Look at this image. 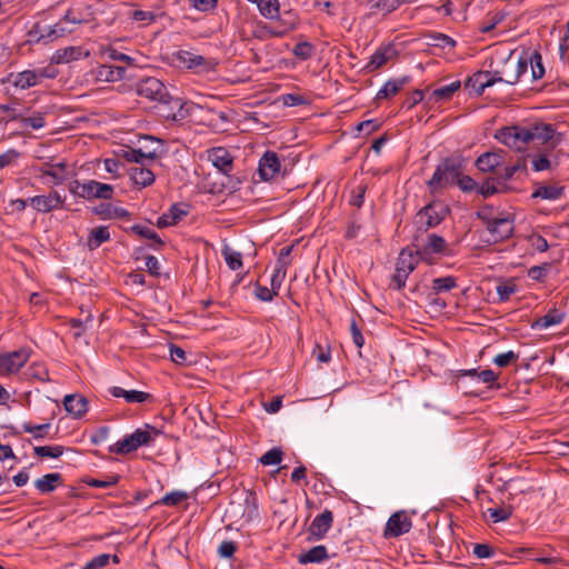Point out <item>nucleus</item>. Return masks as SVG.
<instances>
[{"label": "nucleus", "instance_id": "f257e3e1", "mask_svg": "<svg viewBox=\"0 0 569 569\" xmlns=\"http://www.w3.org/2000/svg\"><path fill=\"white\" fill-rule=\"evenodd\" d=\"M161 430L146 423L143 428H138L131 435L124 436L121 440L109 447V451L117 455H128L142 446H148L154 437L161 435Z\"/></svg>", "mask_w": 569, "mask_h": 569}, {"label": "nucleus", "instance_id": "f03ea898", "mask_svg": "<svg viewBox=\"0 0 569 569\" xmlns=\"http://www.w3.org/2000/svg\"><path fill=\"white\" fill-rule=\"evenodd\" d=\"M462 169L461 161L457 158H445L437 167L432 177L427 182L431 193H437L448 186L456 184Z\"/></svg>", "mask_w": 569, "mask_h": 569}, {"label": "nucleus", "instance_id": "7ed1b4c3", "mask_svg": "<svg viewBox=\"0 0 569 569\" xmlns=\"http://www.w3.org/2000/svg\"><path fill=\"white\" fill-rule=\"evenodd\" d=\"M411 246L415 248L420 259L428 263H432L435 254L447 257L452 254L446 239L437 233H428L426 239L416 236Z\"/></svg>", "mask_w": 569, "mask_h": 569}, {"label": "nucleus", "instance_id": "20e7f679", "mask_svg": "<svg viewBox=\"0 0 569 569\" xmlns=\"http://www.w3.org/2000/svg\"><path fill=\"white\" fill-rule=\"evenodd\" d=\"M69 191L74 197L82 198L88 201L96 199L110 200L114 193V189L111 184L102 183L97 180H74L70 183Z\"/></svg>", "mask_w": 569, "mask_h": 569}, {"label": "nucleus", "instance_id": "39448f33", "mask_svg": "<svg viewBox=\"0 0 569 569\" xmlns=\"http://www.w3.org/2000/svg\"><path fill=\"white\" fill-rule=\"evenodd\" d=\"M420 260L417 251L409 247L400 251L396 263V271L392 276V282L397 290L405 288L409 274L417 268Z\"/></svg>", "mask_w": 569, "mask_h": 569}, {"label": "nucleus", "instance_id": "423d86ee", "mask_svg": "<svg viewBox=\"0 0 569 569\" xmlns=\"http://www.w3.org/2000/svg\"><path fill=\"white\" fill-rule=\"evenodd\" d=\"M496 138L503 144L516 150H525L527 144L531 142L529 124H516L500 129Z\"/></svg>", "mask_w": 569, "mask_h": 569}, {"label": "nucleus", "instance_id": "0eeeda50", "mask_svg": "<svg viewBox=\"0 0 569 569\" xmlns=\"http://www.w3.org/2000/svg\"><path fill=\"white\" fill-rule=\"evenodd\" d=\"M478 217L487 227V242L497 243L512 236L513 224L508 218H490L485 210L479 211Z\"/></svg>", "mask_w": 569, "mask_h": 569}, {"label": "nucleus", "instance_id": "6e6552de", "mask_svg": "<svg viewBox=\"0 0 569 569\" xmlns=\"http://www.w3.org/2000/svg\"><path fill=\"white\" fill-rule=\"evenodd\" d=\"M449 212L450 209L447 204L441 201L433 200L418 211L417 218L423 227V230L427 231L428 229L439 226Z\"/></svg>", "mask_w": 569, "mask_h": 569}, {"label": "nucleus", "instance_id": "1a4fd4ad", "mask_svg": "<svg viewBox=\"0 0 569 569\" xmlns=\"http://www.w3.org/2000/svg\"><path fill=\"white\" fill-rule=\"evenodd\" d=\"M531 142L539 144H548L552 149L560 144L563 140V134L556 131L555 126L545 122L529 123Z\"/></svg>", "mask_w": 569, "mask_h": 569}, {"label": "nucleus", "instance_id": "9d476101", "mask_svg": "<svg viewBox=\"0 0 569 569\" xmlns=\"http://www.w3.org/2000/svg\"><path fill=\"white\" fill-rule=\"evenodd\" d=\"M136 92L139 97L146 98L150 101H158L167 98L166 86L154 77H148L140 80L136 86Z\"/></svg>", "mask_w": 569, "mask_h": 569}, {"label": "nucleus", "instance_id": "9b49d317", "mask_svg": "<svg viewBox=\"0 0 569 569\" xmlns=\"http://www.w3.org/2000/svg\"><path fill=\"white\" fill-rule=\"evenodd\" d=\"M28 201L36 211L49 213L62 208L64 198H62L58 191L51 190L48 194L30 197Z\"/></svg>", "mask_w": 569, "mask_h": 569}, {"label": "nucleus", "instance_id": "f8f14e48", "mask_svg": "<svg viewBox=\"0 0 569 569\" xmlns=\"http://www.w3.org/2000/svg\"><path fill=\"white\" fill-rule=\"evenodd\" d=\"M276 20H278V23L274 27L263 26L266 33L272 38H282L293 31L299 24L298 17L291 11H286L282 16L279 14Z\"/></svg>", "mask_w": 569, "mask_h": 569}, {"label": "nucleus", "instance_id": "ddd939ff", "mask_svg": "<svg viewBox=\"0 0 569 569\" xmlns=\"http://www.w3.org/2000/svg\"><path fill=\"white\" fill-rule=\"evenodd\" d=\"M412 527L411 519L405 511H397L388 519L383 536L386 538H396L410 531Z\"/></svg>", "mask_w": 569, "mask_h": 569}, {"label": "nucleus", "instance_id": "4468645a", "mask_svg": "<svg viewBox=\"0 0 569 569\" xmlns=\"http://www.w3.org/2000/svg\"><path fill=\"white\" fill-rule=\"evenodd\" d=\"M281 162L274 151H266L259 160L258 173L261 180L270 181L280 173Z\"/></svg>", "mask_w": 569, "mask_h": 569}, {"label": "nucleus", "instance_id": "2eb2a0df", "mask_svg": "<svg viewBox=\"0 0 569 569\" xmlns=\"http://www.w3.org/2000/svg\"><path fill=\"white\" fill-rule=\"evenodd\" d=\"M174 57L179 63L183 64L188 69L210 71L213 70L216 66L212 60L206 59L204 57L188 50H180Z\"/></svg>", "mask_w": 569, "mask_h": 569}, {"label": "nucleus", "instance_id": "dca6fc26", "mask_svg": "<svg viewBox=\"0 0 569 569\" xmlns=\"http://www.w3.org/2000/svg\"><path fill=\"white\" fill-rule=\"evenodd\" d=\"M161 116L168 120H182L188 116V110L184 109V103L180 98H174L167 92V98L160 102Z\"/></svg>", "mask_w": 569, "mask_h": 569}, {"label": "nucleus", "instance_id": "f3484780", "mask_svg": "<svg viewBox=\"0 0 569 569\" xmlns=\"http://www.w3.org/2000/svg\"><path fill=\"white\" fill-rule=\"evenodd\" d=\"M28 358L29 355L23 350L0 355V372H18L26 365Z\"/></svg>", "mask_w": 569, "mask_h": 569}, {"label": "nucleus", "instance_id": "a211bd4d", "mask_svg": "<svg viewBox=\"0 0 569 569\" xmlns=\"http://www.w3.org/2000/svg\"><path fill=\"white\" fill-rule=\"evenodd\" d=\"M119 156L128 162L144 166L146 163L149 164L159 158V150L158 148H153L152 150H143L142 148H127L122 149Z\"/></svg>", "mask_w": 569, "mask_h": 569}, {"label": "nucleus", "instance_id": "6ab92c4d", "mask_svg": "<svg viewBox=\"0 0 569 569\" xmlns=\"http://www.w3.org/2000/svg\"><path fill=\"white\" fill-rule=\"evenodd\" d=\"M496 79L491 69L486 71H478L467 79L465 82L466 89L475 91L477 96H481L486 88L492 87Z\"/></svg>", "mask_w": 569, "mask_h": 569}, {"label": "nucleus", "instance_id": "aec40b11", "mask_svg": "<svg viewBox=\"0 0 569 569\" xmlns=\"http://www.w3.org/2000/svg\"><path fill=\"white\" fill-rule=\"evenodd\" d=\"M208 160L220 172L228 174L233 168V158L230 152L222 147L212 148L208 151Z\"/></svg>", "mask_w": 569, "mask_h": 569}, {"label": "nucleus", "instance_id": "412c9836", "mask_svg": "<svg viewBox=\"0 0 569 569\" xmlns=\"http://www.w3.org/2000/svg\"><path fill=\"white\" fill-rule=\"evenodd\" d=\"M397 54V51L392 44L379 47L371 56L369 62L365 66L366 72H373L383 67L389 60Z\"/></svg>", "mask_w": 569, "mask_h": 569}, {"label": "nucleus", "instance_id": "4be33fe9", "mask_svg": "<svg viewBox=\"0 0 569 569\" xmlns=\"http://www.w3.org/2000/svg\"><path fill=\"white\" fill-rule=\"evenodd\" d=\"M333 523V513L329 509H325L318 515L309 527V532L315 539H322L330 530Z\"/></svg>", "mask_w": 569, "mask_h": 569}, {"label": "nucleus", "instance_id": "5701e85b", "mask_svg": "<svg viewBox=\"0 0 569 569\" xmlns=\"http://www.w3.org/2000/svg\"><path fill=\"white\" fill-rule=\"evenodd\" d=\"M511 60V52L508 56L497 54L491 59L490 69L496 79V82H505L509 84V74H513V69H510L507 62Z\"/></svg>", "mask_w": 569, "mask_h": 569}, {"label": "nucleus", "instance_id": "b1692460", "mask_svg": "<svg viewBox=\"0 0 569 569\" xmlns=\"http://www.w3.org/2000/svg\"><path fill=\"white\" fill-rule=\"evenodd\" d=\"M7 82L20 90H26L40 83L34 70H24L18 73H10Z\"/></svg>", "mask_w": 569, "mask_h": 569}, {"label": "nucleus", "instance_id": "393cba45", "mask_svg": "<svg viewBox=\"0 0 569 569\" xmlns=\"http://www.w3.org/2000/svg\"><path fill=\"white\" fill-rule=\"evenodd\" d=\"M109 392L116 398H123L128 403L150 402L153 399L151 393L139 390H124L121 387H111Z\"/></svg>", "mask_w": 569, "mask_h": 569}, {"label": "nucleus", "instance_id": "a878e982", "mask_svg": "<svg viewBox=\"0 0 569 569\" xmlns=\"http://www.w3.org/2000/svg\"><path fill=\"white\" fill-rule=\"evenodd\" d=\"M565 187L555 183V184H546V183H537L533 192L531 193V198L533 199H543V200H558L563 197Z\"/></svg>", "mask_w": 569, "mask_h": 569}, {"label": "nucleus", "instance_id": "bb28decb", "mask_svg": "<svg viewBox=\"0 0 569 569\" xmlns=\"http://www.w3.org/2000/svg\"><path fill=\"white\" fill-rule=\"evenodd\" d=\"M88 56L89 52H83L81 47L71 46L57 50L51 57V62L54 64L69 63Z\"/></svg>", "mask_w": 569, "mask_h": 569}, {"label": "nucleus", "instance_id": "cd10ccee", "mask_svg": "<svg viewBox=\"0 0 569 569\" xmlns=\"http://www.w3.org/2000/svg\"><path fill=\"white\" fill-rule=\"evenodd\" d=\"M63 406L66 411L76 418H80L88 411V400L80 395H67L63 399Z\"/></svg>", "mask_w": 569, "mask_h": 569}, {"label": "nucleus", "instance_id": "c85d7f7f", "mask_svg": "<svg viewBox=\"0 0 569 569\" xmlns=\"http://www.w3.org/2000/svg\"><path fill=\"white\" fill-rule=\"evenodd\" d=\"M94 74H96V79L98 81L116 82V81H119V80L124 78L126 68L124 67L102 64V66H99L96 69Z\"/></svg>", "mask_w": 569, "mask_h": 569}, {"label": "nucleus", "instance_id": "c756f323", "mask_svg": "<svg viewBox=\"0 0 569 569\" xmlns=\"http://www.w3.org/2000/svg\"><path fill=\"white\" fill-rule=\"evenodd\" d=\"M563 320L565 313L557 308H552L545 316L537 318L532 322L531 328L533 330H543L560 325Z\"/></svg>", "mask_w": 569, "mask_h": 569}, {"label": "nucleus", "instance_id": "7c9ffc66", "mask_svg": "<svg viewBox=\"0 0 569 569\" xmlns=\"http://www.w3.org/2000/svg\"><path fill=\"white\" fill-rule=\"evenodd\" d=\"M67 169V163L64 161L60 162H44L39 168L38 171L41 176H47L52 178L53 184H61L64 180L62 173Z\"/></svg>", "mask_w": 569, "mask_h": 569}, {"label": "nucleus", "instance_id": "2f4dec72", "mask_svg": "<svg viewBox=\"0 0 569 569\" xmlns=\"http://www.w3.org/2000/svg\"><path fill=\"white\" fill-rule=\"evenodd\" d=\"M507 63V67L513 69V74H509L508 77L509 84H515L519 81L520 77L527 71L528 66L530 64L529 53L515 58L513 52L511 51V60Z\"/></svg>", "mask_w": 569, "mask_h": 569}, {"label": "nucleus", "instance_id": "473e14b6", "mask_svg": "<svg viewBox=\"0 0 569 569\" xmlns=\"http://www.w3.org/2000/svg\"><path fill=\"white\" fill-rule=\"evenodd\" d=\"M410 81V77L406 76L399 79L388 80L382 88L378 91L376 99H390L398 94L403 87Z\"/></svg>", "mask_w": 569, "mask_h": 569}, {"label": "nucleus", "instance_id": "72a5a7b5", "mask_svg": "<svg viewBox=\"0 0 569 569\" xmlns=\"http://www.w3.org/2000/svg\"><path fill=\"white\" fill-rule=\"evenodd\" d=\"M63 482L62 476L58 472L47 473L34 481V487L40 493H50Z\"/></svg>", "mask_w": 569, "mask_h": 569}, {"label": "nucleus", "instance_id": "f704fd0d", "mask_svg": "<svg viewBox=\"0 0 569 569\" xmlns=\"http://www.w3.org/2000/svg\"><path fill=\"white\" fill-rule=\"evenodd\" d=\"M130 179L134 184L146 188L151 186L154 182L156 176L153 171L149 168H146L141 164V167H133L129 171Z\"/></svg>", "mask_w": 569, "mask_h": 569}, {"label": "nucleus", "instance_id": "c9c22d12", "mask_svg": "<svg viewBox=\"0 0 569 569\" xmlns=\"http://www.w3.org/2000/svg\"><path fill=\"white\" fill-rule=\"evenodd\" d=\"M502 161L499 152H485L477 158L476 167L482 172H489L500 167Z\"/></svg>", "mask_w": 569, "mask_h": 569}, {"label": "nucleus", "instance_id": "e433bc0d", "mask_svg": "<svg viewBox=\"0 0 569 569\" xmlns=\"http://www.w3.org/2000/svg\"><path fill=\"white\" fill-rule=\"evenodd\" d=\"M329 558L327 547L323 545L315 546L307 552L299 555L298 562L300 565L320 563Z\"/></svg>", "mask_w": 569, "mask_h": 569}, {"label": "nucleus", "instance_id": "4c0bfd02", "mask_svg": "<svg viewBox=\"0 0 569 569\" xmlns=\"http://www.w3.org/2000/svg\"><path fill=\"white\" fill-rule=\"evenodd\" d=\"M110 240L109 228L100 226L90 230L87 239V247L90 251L98 249L102 243Z\"/></svg>", "mask_w": 569, "mask_h": 569}, {"label": "nucleus", "instance_id": "58836bf2", "mask_svg": "<svg viewBox=\"0 0 569 569\" xmlns=\"http://www.w3.org/2000/svg\"><path fill=\"white\" fill-rule=\"evenodd\" d=\"M131 231L133 233L138 234L139 237L151 240L150 247L153 250H161V248L164 244L163 241L161 240V238L158 236V233L153 229H151L147 226L133 224L131 227Z\"/></svg>", "mask_w": 569, "mask_h": 569}, {"label": "nucleus", "instance_id": "ea45409f", "mask_svg": "<svg viewBox=\"0 0 569 569\" xmlns=\"http://www.w3.org/2000/svg\"><path fill=\"white\" fill-rule=\"evenodd\" d=\"M460 87L461 82L457 80L449 84L437 88L431 92L430 100H433L435 102L448 101L452 98L453 93L460 89Z\"/></svg>", "mask_w": 569, "mask_h": 569}, {"label": "nucleus", "instance_id": "a19ab883", "mask_svg": "<svg viewBox=\"0 0 569 569\" xmlns=\"http://www.w3.org/2000/svg\"><path fill=\"white\" fill-rule=\"evenodd\" d=\"M410 1L411 0H378L370 2L369 8L371 12H381L383 16H387L397 10L401 4Z\"/></svg>", "mask_w": 569, "mask_h": 569}, {"label": "nucleus", "instance_id": "79ce46f5", "mask_svg": "<svg viewBox=\"0 0 569 569\" xmlns=\"http://www.w3.org/2000/svg\"><path fill=\"white\" fill-rule=\"evenodd\" d=\"M221 254L223 256L227 266L231 270H238L242 268V254L239 251H236L228 244H224L221 249Z\"/></svg>", "mask_w": 569, "mask_h": 569}, {"label": "nucleus", "instance_id": "37998d69", "mask_svg": "<svg viewBox=\"0 0 569 569\" xmlns=\"http://www.w3.org/2000/svg\"><path fill=\"white\" fill-rule=\"evenodd\" d=\"M46 113L40 111H33L31 116L22 114L20 120V124L22 128H31L33 130H39L46 126Z\"/></svg>", "mask_w": 569, "mask_h": 569}, {"label": "nucleus", "instance_id": "c03bdc74", "mask_svg": "<svg viewBox=\"0 0 569 569\" xmlns=\"http://www.w3.org/2000/svg\"><path fill=\"white\" fill-rule=\"evenodd\" d=\"M426 38L428 39L427 44L430 47H437L441 49L449 47L452 49L457 44L456 40H453L451 37L440 32L430 33L426 36Z\"/></svg>", "mask_w": 569, "mask_h": 569}, {"label": "nucleus", "instance_id": "a18cd8bd", "mask_svg": "<svg viewBox=\"0 0 569 569\" xmlns=\"http://www.w3.org/2000/svg\"><path fill=\"white\" fill-rule=\"evenodd\" d=\"M52 26H41L36 23L29 31V36L32 40L50 42L54 40L53 32H51Z\"/></svg>", "mask_w": 569, "mask_h": 569}, {"label": "nucleus", "instance_id": "49530a36", "mask_svg": "<svg viewBox=\"0 0 569 569\" xmlns=\"http://www.w3.org/2000/svg\"><path fill=\"white\" fill-rule=\"evenodd\" d=\"M259 12L266 19L274 20L279 17V1L278 0H260L257 6Z\"/></svg>", "mask_w": 569, "mask_h": 569}, {"label": "nucleus", "instance_id": "de8ad7c7", "mask_svg": "<svg viewBox=\"0 0 569 569\" xmlns=\"http://www.w3.org/2000/svg\"><path fill=\"white\" fill-rule=\"evenodd\" d=\"M527 169V161L526 159H520L517 163L507 166L497 173V182H505L510 180L516 172L518 171H526Z\"/></svg>", "mask_w": 569, "mask_h": 569}, {"label": "nucleus", "instance_id": "09e8293b", "mask_svg": "<svg viewBox=\"0 0 569 569\" xmlns=\"http://www.w3.org/2000/svg\"><path fill=\"white\" fill-rule=\"evenodd\" d=\"M457 287L456 278L452 276L435 278L432 280V292L438 295L441 292H448Z\"/></svg>", "mask_w": 569, "mask_h": 569}, {"label": "nucleus", "instance_id": "8fccbe9b", "mask_svg": "<svg viewBox=\"0 0 569 569\" xmlns=\"http://www.w3.org/2000/svg\"><path fill=\"white\" fill-rule=\"evenodd\" d=\"M169 355L171 360L180 366H190L193 362L190 353H187L181 347L173 343L169 345Z\"/></svg>", "mask_w": 569, "mask_h": 569}, {"label": "nucleus", "instance_id": "3c124183", "mask_svg": "<svg viewBox=\"0 0 569 569\" xmlns=\"http://www.w3.org/2000/svg\"><path fill=\"white\" fill-rule=\"evenodd\" d=\"M188 499V493L181 490H174L164 495L154 505H162L168 507H176Z\"/></svg>", "mask_w": 569, "mask_h": 569}, {"label": "nucleus", "instance_id": "603ef678", "mask_svg": "<svg viewBox=\"0 0 569 569\" xmlns=\"http://www.w3.org/2000/svg\"><path fill=\"white\" fill-rule=\"evenodd\" d=\"M531 166L533 171H548L552 169V161L546 153H535L530 156Z\"/></svg>", "mask_w": 569, "mask_h": 569}, {"label": "nucleus", "instance_id": "864d4df0", "mask_svg": "<svg viewBox=\"0 0 569 569\" xmlns=\"http://www.w3.org/2000/svg\"><path fill=\"white\" fill-rule=\"evenodd\" d=\"M64 448L62 446H38L33 448L37 457L59 458L62 456Z\"/></svg>", "mask_w": 569, "mask_h": 569}, {"label": "nucleus", "instance_id": "5fc2aeb1", "mask_svg": "<svg viewBox=\"0 0 569 569\" xmlns=\"http://www.w3.org/2000/svg\"><path fill=\"white\" fill-rule=\"evenodd\" d=\"M529 58H530L532 79H535V80L541 79L545 74V68L542 66L541 54L538 51H533V52L529 53Z\"/></svg>", "mask_w": 569, "mask_h": 569}, {"label": "nucleus", "instance_id": "6e6d98bb", "mask_svg": "<svg viewBox=\"0 0 569 569\" xmlns=\"http://www.w3.org/2000/svg\"><path fill=\"white\" fill-rule=\"evenodd\" d=\"M120 477L118 475H108L103 479L90 478L86 480V483L92 488H110L119 482Z\"/></svg>", "mask_w": 569, "mask_h": 569}, {"label": "nucleus", "instance_id": "4d7b16f0", "mask_svg": "<svg viewBox=\"0 0 569 569\" xmlns=\"http://www.w3.org/2000/svg\"><path fill=\"white\" fill-rule=\"evenodd\" d=\"M282 456L283 452L280 448H272L259 458V462L263 466L279 465Z\"/></svg>", "mask_w": 569, "mask_h": 569}, {"label": "nucleus", "instance_id": "13d9d810", "mask_svg": "<svg viewBox=\"0 0 569 569\" xmlns=\"http://www.w3.org/2000/svg\"><path fill=\"white\" fill-rule=\"evenodd\" d=\"M519 359V353L509 350L507 352H502L497 355L492 362L498 366L499 368H507L512 363H516Z\"/></svg>", "mask_w": 569, "mask_h": 569}, {"label": "nucleus", "instance_id": "bf43d9fd", "mask_svg": "<svg viewBox=\"0 0 569 569\" xmlns=\"http://www.w3.org/2000/svg\"><path fill=\"white\" fill-rule=\"evenodd\" d=\"M313 51L315 47L308 41L299 42L292 49V53L301 60L310 59L313 54Z\"/></svg>", "mask_w": 569, "mask_h": 569}, {"label": "nucleus", "instance_id": "052dcab7", "mask_svg": "<svg viewBox=\"0 0 569 569\" xmlns=\"http://www.w3.org/2000/svg\"><path fill=\"white\" fill-rule=\"evenodd\" d=\"M551 268V263H542L540 266H533L528 270V277L535 281L542 282L548 276Z\"/></svg>", "mask_w": 569, "mask_h": 569}, {"label": "nucleus", "instance_id": "680f3d73", "mask_svg": "<svg viewBox=\"0 0 569 569\" xmlns=\"http://www.w3.org/2000/svg\"><path fill=\"white\" fill-rule=\"evenodd\" d=\"M22 429L24 432L34 435L36 439H42L50 429V423L32 425L30 422H26L22 425Z\"/></svg>", "mask_w": 569, "mask_h": 569}, {"label": "nucleus", "instance_id": "e2e57ef3", "mask_svg": "<svg viewBox=\"0 0 569 569\" xmlns=\"http://www.w3.org/2000/svg\"><path fill=\"white\" fill-rule=\"evenodd\" d=\"M495 181H497L496 178H487L480 186L477 187V191L483 197L489 198L496 193H498V188L495 184Z\"/></svg>", "mask_w": 569, "mask_h": 569}, {"label": "nucleus", "instance_id": "0e129e2a", "mask_svg": "<svg viewBox=\"0 0 569 569\" xmlns=\"http://www.w3.org/2000/svg\"><path fill=\"white\" fill-rule=\"evenodd\" d=\"M20 152L16 149H9L0 154V170L13 166L20 158Z\"/></svg>", "mask_w": 569, "mask_h": 569}, {"label": "nucleus", "instance_id": "69168bd1", "mask_svg": "<svg viewBox=\"0 0 569 569\" xmlns=\"http://www.w3.org/2000/svg\"><path fill=\"white\" fill-rule=\"evenodd\" d=\"M456 184L463 192H471L477 189L478 183L469 176L463 174L462 170L460 171L459 178L456 181Z\"/></svg>", "mask_w": 569, "mask_h": 569}, {"label": "nucleus", "instance_id": "338daca9", "mask_svg": "<svg viewBox=\"0 0 569 569\" xmlns=\"http://www.w3.org/2000/svg\"><path fill=\"white\" fill-rule=\"evenodd\" d=\"M130 18L136 22H141L142 26H147L154 21L156 14L151 11L133 10L130 13Z\"/></svg>", "mask_w": 569, "mask_h": 569}, {"label": "nucleus", "instance_id": "774afa93", "mask_svg": "<svg viewBox=\"0 0 569 569\" xmlns=\"http://www.w3.org/2000/svg\"><path fill=\"white\" fill-rule=\"evenodd\" d=\"M292 249H293V246H287V247H283L280 249L276 268H279L282 270L288 269V267L291 263L290 254H291Z\"/></svg>", "mask_w": 569, "mask_h": 569}]
</instances>
